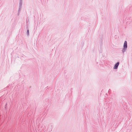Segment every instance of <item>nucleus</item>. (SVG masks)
<instances>
[{
  "mask_svg": "<svg viewBox=\"0 0 132 132\" xmlns=\"http://www.w3.org/2000/svg\"><path fill=\"white\" fill-rule=\"evenodd\" d=\"M111 91V90L110 89H109L108 91V93H110Z\"/></svg>",
  "mask_w": 132,
  "mask_h": 132,
  "instance_id": "0eeeda50",
  "label": "nucleus"
},
{
  "mask_svg": "<svg viewBox=\"0 0 132 132\" xmlns=\"http://www.w3.org/2000/svg\"><path fill=\"white\" fill-rule=\"evenodd\" d=\"M127 42L126 40L124 42L123 45V47L122 50V51L123 53H124L127 50Z\"/></svg>",
  "mask_w": 132,
  "mask_h": 132,
  "instance_id": "f257e3e1",
  "label": "nucleus"
},
{
  "mask_svg": "<svg viewBox=\"0 0 132 132\" xmlns=\"http://www.w3.org/2000/svg\"><path fill=\"white\" fill-rule=\"evenodd\" d=\"M5 108H6V106H5Z\"/></svg>",
  "mask_w": 132,
  "mask_h": 132,
  "instance_id": "9b49d317",
  "label": "nucleus"
},
{
  "mask_svg": "<svg viewBox=\"0 0 132 132\" xmlns=\"http://www.w3.org/2000/svg\"><path fill=\"white\" fill-rule=\"evenodd\" d=\"M119 64V62H118L117 63H116L114 66L113 69H118V66Z\"/></svg>",
  "mask_w": 132,
  "mask_h": 132,
  "instance_id": "7ed1b4c3",
  "label": "nucleus"
},
{
  "mask_svg": "<svg viewBox=\"0 0 132 132\" xmlns=\"http://www.w3.org/2000/svg\"><path fill=\"white\" fill-rule=\"evenodd\" d=\"M7 103H6L5 105L7 106Z\"/></svg>",
  "mask_w": 132,
  "mask_h": 132,
  "instance_id": "1a4fd4ad",
  "label": "nucleus"
},
{
  "mask_svg": "<svg viewBox=\"0 0 132 132\" xmlns=\"http://www.w3.org/2000/svg\"><path fill=\"white\" fill-rule=\"evenodd\" d=\"M19 1L22 2V0H19Z\"/></svg>",
  "mask_w": 132,
  "mask_h": 132,
  "instance_id": "9d476101",
  "label": "nucleus"
},
{
  "mask_svg": "<svg viewBox=\"0 0 132 132\" xmlns=\"http://www.w3.org/2000/svg\"><path fill=\"white\" fill-rule=\"evenodd\" d=\"M103 35H102L101 36H100L99 37V38L100 39V42H99L100 44L101 45H102V42L103 40Z\"/></svg>",
  "mask_w": 132,
  "mask_h": 132,
  "instance_id": "f03ea898",
  "label": "nucleus"
},
{
  "mask_svg": "<svg viewBox=\"0 0 132 132\" xmlns=\"http://www.w3.org/2000/svg\"><path fill=\"white\" fill-rule=\"evenodd\" d=\"M21 10V9H18V14H17V15L18 16H19V15Z\"/></svg>",
  "mask_w": 132,
  "mask_h": 132,
  "instance_id": "423d86ee",
  "label": "nucleus"
},
{
  "mask_svg": "<svg viewBox=\"0 0 132 132\" xmlns=\"http://www.w3.org/2000/svg\"><path fill=\"white\" fill-rule=\"evenodd\" d=\"M26 29H27V36H29V30L28 28V26L27 25V27H26Z\"/></svg>",
  "mask_w": 132,
  "mask_h": 132,
  "instance_id": "39448f33",
  "label": "nucleus"
},
{
  "mask_svg": "<svg viewBox=\"0 0 132 132\" xmlns=\"http://www.w3.org/2000/svg\"><path fill=\"white\" fill-rule=\"evenodd\" d=\"M22 2L19 1V9H21L22 6Z\"/></svg>",
  "mask_w": 132,
  "mask_h": 132,
  "instance_id": "20e7f679",
  "label": "nucleus"
},
{
  "mask_svg": "<svg viewBox=\"0 0 132 132\" xmlns=\"http://www.w3.org/2000/svg\"><path fill=\"white\" fill-rule=\"evenodd\" d=\"M84 43L83 42H82L81 43V44H82V46H83L84 45Z\"/></svg>",
  "mask_w": 132,
  "mask_h": 132,
  "instance_id": "6e6552de",
  "label": "nucleus"
}]
</instances>
